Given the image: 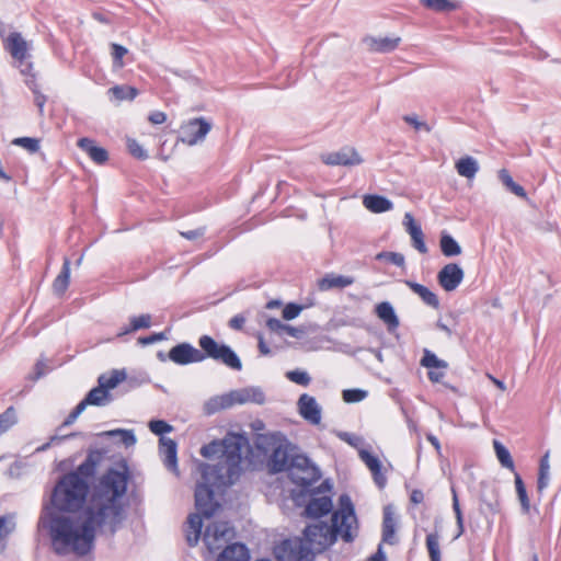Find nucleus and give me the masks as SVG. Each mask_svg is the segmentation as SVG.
Wrapping results in <instances>:
<instances>
[{"label":"nucleus","mask_w":561,"mask_h":561,"mask_svg":"<svg viewBox=\"0 0 561 561\" xmlns=\"http://www.w3.org/2000/svg\"><path fill=\"white\" fill-rule=\"evenodd\" d=\"M160 454L164 456L165 467L179 474L178 471V446L175 440L167 437H160Z\"/></svg>","instance_id":"aec40b11"},{"label":"nucleus","mask_w":561,"mask_h":561,"mask_svg":"<svg viewBox=\"0 0 561 561\" xmlns=\"http://www.w3.org/2000/svg\"><path fill=\"white\" fill-rule=\"evenodd\" d=\"M364 206L371 213L380 214L391 210L393 204L385 196L377 194L365 195L363 198Z\"/></svg>","instance_id":"393cba45"},{"label":"nucleus","mask_w":561,"mask_h":561,"mask_svg":"<svg viewBox=\"0 0 561 561\" xmlns=\"http://www.w3.org/2000/svg\"><path fill=\"white\" fill-rule=\"evenodd\" d=\"M375 311L377 317L387 325L389 332L398 329L399 318L390 302L382 301L378 304Z\"/></svg>","instance_id":"5701e85b"},{"label":"nucleus","mask_w":561,"mask_h":561,"mask_svg":"<svg viewBox=\"0 0 561 561\" xmlns=\"http://www.w3.org/2000/svg\"><path fill=\"white\" fill-rule=\"evenodd\" d=\"M359 458L363 460V462L367 466V468L370 471L377 469L378 467H381L380 460L366 449L359 450Z\"/></svg>","instance_id":"5fc2aeb1"},{"label":"nucleus","mask_w":561,"mask_h":561,"mask_svg":"<svg viewBox=\"0 0 561 561\" xmlns=\"http://www.w3.org/2000/svg\"><path fill=\"white\" fill-rule=\"evenodd\" d=\"M18 423V415L14 407H9L4 412L0 413V436L7 433Z\"/></svg>","instance_id":"ea45409f"},{"label":"nucleus","mask_w":561,"mask_h":561,"mask_svg":"<svg viewBox=\"0 0 561 561\" xmlns=\"http://www.w3.org/2000/svg\"><path fill=\"white\" fill-rule=\"evenodd\" d=\"M515 488H516V493H517L518 500L522 505L523 513H525V514L529 513L530 502H529V499L527 495L526 486L524 484L522 477L517 472H515Z\"/></svg>","instance_id":"a19ab883"},{"label":"nucleus","mask_w":561,"mask_h":561,"mask_svg":"<svg viewBox=\"0 0 561 561\" xmlns=\"http://www.w3.org/2000/svg\"><path fill=\"white\" fill-rule=\"evenodd\" d=\"M382 541L389 545L396 543V522L389 507L383 510Z\"/></svg>","instance_id":"7c9ffc66"},{"label":"nucleus","mask_w":561,"mask_h":561,"mask_svg":"<svg viewBox=\"0 0 561 561\" xmlns=\"http://www.w3.org/2000/svg\"><path fill=\"white\" fill-rule=\"evenodd\" d=\"M205 227H199L188 231H181V236L187 240H196L205 234Z\"/></svg>","instance_id":"69168bd1"},{"label":"nucleus","mask_w":561,"mask_h":561,"mask_svg":"<svg viewBox=\"0 0 561 561\" xmlns=\"http://www.w3.org/2000/svg\"><path fill=\"white\" fill-rule=\"evenodd\" d=\"M550 482V463H549V454H545L539 462V472L537 480V489L538 492H542Z\"/></svg>","instance_id":"c9c22d12"},{"label":"nucleus","mask_w":561,"mask_h":561,"mask_svg":"<svg viewBox=\"0 0 561 561\" xmlns=\"http://www.w3.org/2000/svg\"><path fill=\"white\" fill-rule=\"evenodd\" d=\"M381 468L382 466L370 471L373 474L374 482L380 490H382L387 484V477L385 476V473H382Z\"/></svg>","instance_id":"0e129e2a"},{"label":"nucleus","mask_w":561,"mask_h":561,"mask_svg":"<svg viewBox=\"0 0 561 561\" xmlns=\"http://www.w3.org/2000/svg\"><path fill=\"white\" fill-rule=\"evenodd\" d=\"M367 397V391L363 389H346L342 392V398L347 403H357Z\"/></svg>","instance_id":"8fccbe9b"},{"label":"nucleus","mask_w":561,"mask_h":561,"mask_svg":"<svg viewBox=\"0 0 561 561\" xmlns=\"http://www.w3.org/2000/svg\"><path fill=\"white\" fill-rule=\"evenodd\" d=\"M149 428L153 434L161 437L173 430V427L163 420H151L149 422Z\"/></svg>","instance_id":"603ef678"},{"label":"nucleus","mask_w":561,"mask_h":561,"mask_svg":"<svg viewBox=\"0 0 561 561\" xmlns=\"http://www.w3.org/2000/svg\"><path fill=\"white\" fill-rule=\"evenodd\" d=\"M403 226L410 234L412 245L422 254L427 253V247L424 241V234L421 226L415 221L411 213H405L403 217Z\"/></svg>","instance_id":"dca6fc26"},{"label":"nucleus","mask_w":561,"mask_h":561,"mask_svg":"<svg viewBox=\"0 0 561 561\" xmlns=\"http://www.w3.org/2000/svg\"><path fill=\"white\" fill-rule=\"evenodd\" d=\"M111 48L114 65L123 67V57L128 53L127 48L116 43H112Z\"/></svg>","instance_id":"6e6d98bb"},{"label":"nucleus","mask_w":561,"mask_h":561,"mask_svg":"<svg viewBox=\"0 0 561 561\" xmlns=\"http://www.w3.org/2000/svg\"><path fill=\"white\" fill-rule=\"evenodd\" d=\"M403 121L409 125H412L416 130L423 129L426 133L431 131V127L427 123L419 121L416 115H404Z\"/></svg>","instance_id":"bf43d9fd"},{"label":"nucleus","mask_w":561,"mask_h":561,"mask_svg":"<svg viewBox=\"0 0 561 561\" xmlns=\"http://www.w3.org/2000/svg\"><path fill=\"white\" fill-rule=\"evenodd\" d=\"M198 345L202 350H197L187 342L179 343L168 352V359L176 365L184 366L211 358L231 369H242L239 356L229 345L219 344L209 335H202L198 340Z\"/></svg>","instance_id":"423d86ee"},{"label":"nucleus","mask_w":561,"mask_h":561,"mask_svg":"<svg viewBox=\"0 0 561 561\" xmlns=\"http://www.w3.org/2000/svg\"><path fill=\"white\" fill-rule=\"evenodd\" d=\"M482 502L486 505L489 512L492 514H497L501 511V502L496 491H494V496L492 500L482 497Z\"/></svg>","instance_id":"680f3d73"},{"label":"nucleus","mask_w":561,"mask_h":561,"mask_svg":"<svg viewBox=\"0 0 561 561\" xmlns=\"http://www.w3.org/2000/svg\"><path fill=\"white\" fill-rule=\"evenodd\" d=\"M455 168L460 176L467 179H473L479 171L478 161L470 156L460 158Z\"/></svg>","instance_id":"c756f323"},{"label":"nucleus","mask_w":561,"mask_h":561,"mask_svg":"<svg viewBox=\"0 0 561 561\" xmlns=\"http://www.w3.org/2000/svg\"><path fill=\"white\" fill-rule=\"evenodd\" d=\"M366 42L368 43L370 49L374 51L390 53L399 46L401 38L400 37H380V38L370 37V38H367Z\"/></svg>","instance_id":"c85d7f7f"},{"label":"nucleus","mask_w":561,"mask_h":561,"mask_svg":"<svg viewBox=\"0 0 561 561\" xmlns=\"http://www.w3.org/2000/svg\"><path fill=\"white\" fill-rule=\"evenodd\" d=\"M421 365L428 369H432V368L446 369L448 367V364L445 360L438 358L435 353H433L432 351H430L427 348H425L423 352V357L421 358Z\"/></svg>","instance_id":"79ce46f5"},{"label":"nucleus","mask_w":561,"mask_h":561,"mask_svg":"<svg viewBox=\"0 0 561 561\" xmlns=\"http://www.w3.org/2000/svg\"><path fill=\"white\" fill-rule=\"evenodd\" d=\"M250 553L245 545L234 542L225 547L218 554L217 561H249Z\"/></svg>","instance_id":"412c9836"},{"label":"nucleus","mask_w":561,"mask_h":561,"mask_svg":"<svg viewBox=\"0 0 561 561\" xmlns=\"http://www.w3.org/2000/svg\"><path fill=\"white\" fill-rule=\"evenodd\" d=\"M451 494H453V511L455 513L456 524H457V528H458V533L455 536V538H459L465 533L463 515H462V511L460 508L458 495H457L455 488H451Z\"/></svg>","instance_id":"a18cd8bd"},{"label":"nucleus","mask_w":561,"mask_h":561,"mask_svg":"<svg viewBox=\"0 0 561 561\" xmlns=\"http://www.w3.org/2000/svg\"><path fill=\"white\" fill-rule=\"evenodd\" d=\"M302 307L295 302L287 304L283 309V318L285 320H293L299 316Z\"/></svg>","instance_id":"13d9d810"},{"label":"nucleus","mask_w":561,"mask_h":561,"mask_svg":"<svg viewBox=\"0 0 561 561\" xmlns=\"http://www.w3.org/2000/svg\"><path fill=\"white\" fill-rule=\"evenodd\" d=\"M211 129V123L204 117L188 119L181 126V140L190 146L203 141Z\"/></svg>","instance_id":"9d476101"},{"label":"nucleus","mask_w":561,"mask_h":561,"mask_svg":"<svg viewBox=\"0 0 561 561\" xmlns=\"http://www.w3.org/2000/svg\"><path fill=\"white\" fill-rule=\"evenodd\" d=\"M105 456V450H89L85 459L76 468V470L64 474L56 483L50 502L43 507H54L55 510L78 514L85 507L88 495H90L89 479L95 476L98 466Z\"/></svg>","instance_id":"7ed1b4c3"},{"label":"nucleus","mask_w":561,"mask_h":561,"mask_svg":"<svg viewBox=\"0 0 561 561\" xmlns=\"http://www.w3.org/2000/svg\"><path fill=\"white\" fill-rule=\"evenodd\" d=\"M107 93L112 99L118 102L133 101L138 95V90L130 85L121 84L112 87L108 89Z\"/></svg>","instance_id":"473e14b6"},{"label":"nucleus","mask_w":561,"mask_h":561,"mask_svg":"<svg viewBox=\"0 0 561 561\" xmlns=\"http://www.w3.org/2000/svg\"><path fill=\"white\" fill-rule=\"evenodd\" d=\"M202 514L197 513L190 514L187 517V529H186V541L188 546L194 547L197 545L203 527Z\"/></svg>","instance_id":"a878e982"},{"label":"nucleus","mask_w":561,"mask_h":561,"mask_svg":"<svg viewBox=\"0 0 561 561\" xmlns=\"http://www.w3.org/2000/svg\"><path fill=\"white\" fill-rule=\"evenodd\" d=\"M499 179L506 186V188L514 193L516 196H526L525 188L522 185L514 182L513 178L511 176L510 172L506 169L500 170Z\"/></svg>","instance_id":"58836bf2"},{"label":"nucleus","mask_w":561,"mask_h":561,"mask_svg":"<svg viewBox=\"0 0 561 561\" xmlns=\"http://www.w3.org/2000/svg\"><path fill=\"white\" fill-rule=\"evenodd\" d=\"M201 481L195 488V507L204 517H211L220 507L215 500V489H221L232 485L234 482H227L221 473L215 472L209 463L201 462L198 465Z\"/></svg>","instance_id":"6e6552de"},{"label":"nucleus","mask_w":561,"mask_h":561,"mask_svg":"<svg viewBox=\"0 0 561 561\" xmlns=\"http://www.w3.org/2000/svg\"><path fill=\"white\" fill-rule=\"evenodd\" d=\"M84 399L89 405L104 407L113 401L111 392L103 391L99 386L92 388Z\"/></svg>","instance_id":"72a5a7b5"},{"label":"nucleus","mask_w":561,"mask_h":561,"mask_svg":"<svg viewBox=\"0 0 561 561\" xmlns=\"http://www.w3.org/2000/svg\"><path fill=\"white\" fill-rule=\"evenodd\" d=\"M131 479L128 462L121 458L114 467H110L98 477L91 488L85 508L110 533L114 535L125 519L124 496Z\"/></svg>","instance_id":"f03ea898"},{"label":"nucleus","mask_w":561,"mask_h":561,"mask_svg":"<svg viewBox=\"0 0 561 561\" xmlns=\"http://www.w3.org/2000/svg\"><path fill=\"white\" fill-rule=\"evenodd\" d=\"M70 260L65 256L61 270L53 283L54 293L58 296L65 294L70 280Z\"/></svg>","instance_id":"cd10ccee"},{"label":"nucleus","mask_w":561,"mask_h":561,"mask_svg":"<svg viewBox=\"0 0 561 561\" xmlns=\"http://www.w3.org/2000/svg\"><path fill=\"white\" fill-rule=\"evenodd\" d=\"M151 327V316L144 313L138 317L130 318V330L138 331L140 329H148Z\"/></svg>","instance_id":"864d4df0"},{"label":"nucleus","mask_w":561,"mask_h":561,"mask_svg":"<svg viewBox=\"0 0 561 561\" xmlns=\"http://www.w3.org/2000/svg\"><path fill=\"white\" fill-rule=\"evenodd\" d=\"M167 339V335L164 332L159 333H152L148 336H141L138 339V343L142 346L150 345L160 341H163Z\"/></svg>","instance_id":"052dcab7"},{"label":"nucleus","mask_w":561,"mask_h":561,"mask_svg":"<svg viewBox=\"0 0 561 561\" xmlns=\"http://www.w3.org/2000/svg\"><path fill=\"white\" fill-rule=\"evenodd\" d=\"M337 437L353 447H357L362 443V438L359 436L348 432H339Z\"/></svg>","instance_id":"e2e57ef3"},{"label":"nucleus","mask_w":561,"mask_h":561,"mask_svg":"<svg viewBox=\"0 0 561 561\" xmlns=\"http://www.w3.org/2000/svg\"><path fill=\"white\" fill-rule=\"evenodd\" d=\"M26 83L34 93V102L38 108L39 115L42 116L44 114V105L46 103V96L44 94H42L39 91H37L34 80H32L31 83L30 82H26Z\"/></svg>","instance_id":"4d7b16f0"},{"label":"nucleus","mask_w":561,"mask_h":561,"mask_svg":"<svg viewBox=\"0 0 561 561\" xmlns=\"http://www.w3.org/2000/svg\"><path fill=\"white\" fill-rule=\"evenodd\" d=\"M463 270L457 263H448L437 274V282L446 291H454L462 282Z\"/></svg>","instance_id":"ddd939ff"},{"label":"nucleus","mask_w":561,"mask_h":561,"mask_svg":"<svg viewBox=\"0 0 561 561\" xmlns=\"http://www.w3.org/2000/svg\"><path fill=\"white\" fill-rule=\"evenodd\" d=\"M127 149L133 157L139 160H146L148 158L147 151L136 139L127 138Z\"/></svg>","instance_id":"3c124183"},{"label":"nucleus","mask_w":561,"mask_h":561,"mask_svg":"<svg viewBox=\"0 0 561 561\" xmlns=\"http://www.w3.org/2000/svg\"><path fill=\"white\" fill-rule=\"evenodd\" d=\"M248 443L240 434H229L221 440H213L201 448L205 458L217 457L210 468L226 478L227 482H236L241 473L242 448Z\"/></svg>","instance_id":"0eeeda50"},{"label":"nucleus","mask_w":561,"mask_h":561,"mask_svg":"<svg viewBox=\"0 0 561 561\" xmlns=\"http://www.w3.org/2000/svg\"><path fill=\"white\" fill-rule=\"evenodd\" d=\"M125 370L113 369L110 374H101L98 378V386L106 392L115 389L122 381L126 379Z\"/></svg>","instance_id":"bb28decb"},{"label":"nucleus","mask_w":561,"mask_h":561,"mask_svg":"<svg viewBox=\"0 0 561 561\" xmlns=\"http://www.w3.org/2000/svg\"><path fill=\"white\" fill-rule=\"evenodd\" d=\"M318 553L305 539H285L275 549L278 561H313Z\"/></svg>","instance_id":"1a4fd4ad"},{"label":"nucleus","mask_w":561,"mask_h":561,"mask_svg":"<svg viewBox=\"0 0 561 561\" xmlns=\"http://www.w3.org/2000/svg\"><path fill=\"white\" fill-rule=\"evenodd\" d=\"M233 529L227 522H216L208 525L204 533V541L210 552L221 548V542L226 543L233 537Z\"/></svg>","instance_id":"9b49d317"},{"label":"nucleus","mask_w":561,"mask_h":561,"mask_svg":"<svg viewBox=\"0 0 561 561\" xmlns=\"http://www.w3.org/2000/svg\"><path fill=\"white\" fill-rule=\"evenodd\" d=\"M355 282L354 277L329 273L318 280L320 290L325 291L333 288H345Z\"/></svg>","instance_id":"4be33fe9"},{"label":"nucleus","mask_w":561,"mask_h":561,"mask_svg":"<svg viewBox=\"0 0 561 561\" xmlns=\"http://www.w3.org/2000/svg\"><path fill=\"white\" fill-rule=\"evenodd\" d=\"M99 437H119V442L125 447L134 446L137 442L136 436L131 430H123L116 428L111 431H105L98 434Z\"/></svg>","instance_id":"f704fd0d"},{"label":"nucleus","mask_w":561,"mask_h":561,"mask_svg":"<svg viewBox=\"0 0 561 561\" xmlns=\"http://www.w3.org/2000/svg\"><path fill=\"white\" fill-rule=\"evenodd\" d=\"M229 393L232 405L244 403L263 404L265 402V394L263 390L256 386L232 390Z\"/></svg>","instance_id":"2eb2a0df"},{"label":"nucleus","mask_w":561,"mask_h":561,"mask_svg":"<svg viewBox=\"0 0 561 561\" xmlns=\"http://www.w3.org/2000/svg\"><path fill=\"white\" fill-rule=\"evenodd\" d=\"M283 333H286L291 337L300 339L305 334V330L302 328H296L289 324H285Z\"/></svg>","instance_id":"774afa93"},{"label":"nucleus","mask_w":561,"mask_h":561,"mask_svg":"<svg viewBox=\"0 0 561 561\" xmlns=\"http://www.w3.org/2000/svg\"><path fill=\"white\" fill-rule=\"evenodd\" d=\"M298 412L304 420L312 425L321 422V407L317 400L308 393H302L297 401Z\"/></svg>","instance_id":"4468645a"},{"label":"nucleus","mask_w":561,"mask_h":561,"mask_svg":"<svg viewBox=\"0 0 561 561\" xmlns=\"http://www.w3.org/2000/svg\"><path fill=\"white\" fill-rule=\"evenodd\" d=\"M376 260L378 261H387L396 266L402 267L404 266L405 260L403 254L398 252H388L383 251L376 255Z\"/></svg>","instance_id":"de8ad7c7"},{"label":"nucleus","mask_w":561,"mask_h":561,"mask_svg":"<svg viewBox=\"0 0 561 561\" xmlns=\"http://www.w3.org/2000/svg\"><path fill=\"white\" fill-rule=\"evenodd\" d=\"M256 448L264 451L266 446L273 448L268 460L271 471L274 473L287 472L290 481L309 491V488L321 478V472L311 460L300 453L299 448L287 438L261 435L256 439Z\"/></svg>","instance_id":"20e7f679"},{"label":"nucleus","mask_w":561,"mask_h":561,"mask_svg":"<svg viewBox=\"0 0 561 561\" xmlns=\"http://www.w3.org/2000/svg\"><path fill=\"white\" fill-rule=\"evenodd\" d=\"M493 447L496 458L502 467L514 471V461L512 459L510 450L499 440H493Z\"/></svg>","instance_id":"4c0bfd02"},{"label":"nucleus","mask_w":561,"mask_h":561,"mask_svg":"<svg viewBox=\"0 0 561 561\" xmlns=\"http://www.w3.org/2000/svg\"><path fill=\"white\" fill-rule=\"evenodd\" d=\"M420 2L427 9L437 12H448L457 9V4L449 0H420Z\"/></svg>","instance_id":"37998d69"},{"label":"nucleus","mask_w":561,"mask_h":561,"mask_svg":"<svg viewBox=\"0 0 561 561\" xmlns=\"http://www.w3.org/2000/svg\"><path fill=\"white\" fill-rule=\"evenodd\" d=\"M332 500L328 495L312 496L305 507L304 515L308 518H320L332 511Z\"/></svg>","instance_id":"f3484780"},{"label":"nucleus","mask_w":561,"mask_h":561,"mask_svg":"<svg viewBox=\"0 0 561 561\" xmlns=\"http://www.w3.org/2000/svg\"><path fill=\"white\" fill-rule=\"evenodd\" d=\"M77 146L98 164H104L108 160V152L106 149L98 146L91 138H80L77 142Z\"/></svg>","instance_id":"6ab92c4d"},{"label":"nucleus","mask_w":561,"mask_h":561,"mask_svg":"<svg viewBox=\"0 0 561 561\" xmlns=\"http://www.w3.org/2000/svg\"><path fill=\"white\" fill-rule=\"evenodd\" d=\"M331 522V525L325 522H318L308 525L304 530L305 540L318 553L334 545L339 537L345 542L354 541L356 534L352 531V524H356L357 518L350 495L345 493L340 495L339 510L332 514Z\"/></svg>","instance_id":"39448f33"},{"label":"nucleus","mask_w":561,"mask_h":561,"mask_svg":"<svg viewBox=\"0 0 561 561\" xmlns=\"http://www.w3.org/2000/svg\"><path fill=\"white\" fill-rule=\"evenodd\" d=\"M426 548L431 561H440L439 536L437 533H432L426 536Z\"/></svg>","instance_id":"c03bdc74"},{"label":"nucleus","mask_w":561,"mask_h":561,"mask_svg":"<svg viewBox=\"0 0 561 561\" xmlns=\"http://www.w3.org/2000/svg\"><path fill=\"white\" fill-rule=\"evenodd\" d=\"M4 49L10 53L13 59L23 61L27 56V43L21 33L12 32L3 41Z\"/></svg>","instance_id":"a211bd4d"},{"label":"nucleus","mask_w":561,"mask_h":561,"mask_svg":"<svg viewBox=\"0 0 561 561\" xmlns=\"http://www.w3.org/2000/svg\"><path fill=\"white\" fill-rule=\"evenodd\" d=\"M38 527L48 531L53 549L59 556L69 550L87 554L93 548L96 529L104 528L85 507L79 514L43 507Z\"/></svg>","instance_id":"f257e3e1"},{"label":"nucleus","mask_w":561,"mask_h":561,"mask_svg":"<svg viewBox=\"0 0 561 561\" xmlns=\"http://www.w3.org/2000/svg\"><path fill=\"white\" fill-rule=\"evenodd\" d=\"M439 247L442 253L447 257L457 256L461 253V247L459 243L446 231H443L440 234Z\"/></svg>","instance_id":"2f4dec72"},{"label":"nucleus","mask_w":561,"mask_h":561,"mask_svg":"<svg viewBox=\"0 0 561 561\" xmlns=\"http://www.w3.org/2000/svg\"><path fill=\"white\" fill-rule=\"evenodd\" d=\"M404 284L416 294L422 301L433 309H438L440 304L437 295L430 290L426 286L413 280H404Z\"/></svg>","instance_id":"b1692460"},{"label":"nucleus","mask_w":561,"mask_h":561,"mask_svg":"<svg viewBox=\"0 0 561 561\" xmlns=\"http://www.w3.org/2000/svg\"><path fill=\"white\" fill-rule=\"evenodd\" d=\"M266 327L272 332H277V333L282 334L285 323H283L280 320H278L276 318H268L266 321Z\"/></svg>","instance_id":"338daca9"},{"label":"nucleus","mask_w":561,"mask_h":561,"mask_svg":"<svg viewBox=\"0 0 561 561\" xmlns=\"http://www.w3.org/2000/svg\"><path fill=\"white\" fill-rule=\"evenodd\" d=\"M12 144L26 149L31 153L39 150V140L32 137H19L15 138Z\"/></svg>","instance_id":"09e8293b"},{"label":"nucleus","mask_w":561,"mask_h":561,"mask_svg":"<svg viewBox=\"0 0 561 561\" xmlns=\"http://www.w3.org/2000/svg\"><path fill=\"white\" fill-rule=\"evenodd\" d=\"M321 160L327 165L354 167L363 163V158L354 147L345 146L340 150L321 154Z\"/></svg>","instance_id":"f8f14e48"},{"label":"nucleus","mask_w":561,"mask_h":561,"mask_svg":"<svg viewBox=\"0 0 561 561\" xmlns=\"http://www.w3.org/2000/svg\"><path fill=\"white\" fill-rule=\"evenodd\" d=\"M286 378L291 382H295L304 387H307L311 381V377L309 376V374L306 370L301 369H294L287 371Z\"/></svg>","instance_id":"49530a36"},{"label":"nucleus","mask_w":561,"mask_h":561,"mask_svg":"<svg viewBox=\"0 0 561 561\" xmlns=\"http://www.w3.org/2000/svg\"><path fill=\"white\" fill-rule=\"evenodd\" d=\"M232 407L230 393L217 396L209 399L205 404V411L207 414H214L219 410L228 409Z\"/></svg>","instance_id":"e433bc0d"}]
</instances>
